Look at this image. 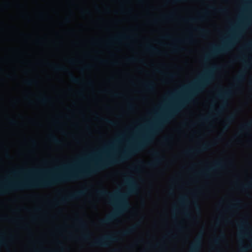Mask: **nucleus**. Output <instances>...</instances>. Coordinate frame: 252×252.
Listing matches in <instances>:
<instances>
[{"instance_id":"30","label":"nucleus","mask_w":252,"mask_h":252,"mask_svg":"<svg viewBox=\"0 0 252 252\" xmlns=\"http://www.w3.org/2000/svg\"><path fill=\"white\" fill-rule=\"evenodd\" d=\"M172 49L173 52L176 53L179 51H182L184 50V49L183 48H181L177 46H173L172 47Z\"/></svg>"},{"instance_id":"16","label":"nucleus","mask_w":252,"mask_h":252,"mask_svg":"<svg viewBox=\"0 0 252 252\" xmlns=\"http://www.w3.org/2000/svg\"><path fill=\"white\" fill-rule=\"evenodd\" d=\"M143 86L147 90L152 91L154 89L155 85L153 82L150 81L144 83Z\"/></svg>"},{"instance_id":"53","label":"nucleus","mask_w":252,"mask_h":252,"mask_svg":"<svg viewBox=\"0 0 252 252\" xmlns=\"http://www.w3.org/2000/svg\"><path fill=\"white\" fill-rule=\"evenodd\" d=\"M219 11L220 12H224V11H225V9L221 8V9H219Z\"/></svg>"},{"instance_id":"44","label":"nucleus","mask_w":252,"mask_h":252,"mask_svg":"<svg viewBox=\"0 0 252 252\" xmlns=\"http://www.w3.org/2000/svg\"><path fill=\"white\" fill-rule=\"evenodd\" d=\"M171 139V137H166L164 138V141L165 143H167L169 141V140H170Z\"/></svg>"},{"instance_id":"19","label":"nucleus","mask_w":252,"mask_h":252,"mask_svg":"<svg viewBox=\"0 0 252 252\" xmlns=\"http://www.w3.org/2000/svg\"><path fill=\"white\" fill-rule=\"evenodd\" d=\"M68 75L71 82L75 84H79L80 83V79L75 77L72 73L69 72Z\"/></svg>"},{"instance_id":"24","label":"nucleus","mask_w":252,"mask_h":252,"mask_svg":"<svg viewBox=\"0 0 252 252\" xmlns=\"http://www.w3.org/2000/svg\"><path fill=\"white\" fill-rule=\"evenodd\" d=\"M50 138L51 141L55 144H59L61 143V141L54 135H50Z\"/></svg>"},{"instance_id":"36","label":"nucleus","mask_w":252,"mask_h":252,"mask_svg":"<svg viewBox=\"0 0 252 252\" xmlns=\"http://www.w3.org/2000/svg\"><path fill=\"white\" fill-rule=\"evenodd\" d=\"M251 19L250 18H246L245 19V22L244 23L245 27H247V26L249 24Z\"/></svg>"},{"instance_id":"15","label":"nucleus","mask_w":252,"mask_h":252,"mask_svg":"<svg viewBox=\"0 0 252 252\" xmlns=\"http://www.w3.org/2000/svg\"><path fill=\"white\" fill-rule=\"evenodd\" d=\"M208 14V12L207 11H205L203 12V15L199 16V17L198 18H191L188 19H184L183 21L185 22H194L196 21L197 20L203 21L204 20L205 16L207 15Z\"/></svg>"},{"instance_id":"56","label":"nucleus","mask_w":252,"mask_h":252,"mask_svg":"<svg viewBox=\"0 0 252 252\" xmlns=\"http://www.w3.org/2000/svg\"><path fill=\"white\" fill-rule=\"evenodd\" d=\"M128 107L129 109H131L132 108V105L131 104H128Z\"/></svg>"},{"instance_id":"1","label":"nucleus","mask_w":252,"mask_h":252,"mask_svg":"<svg viewBox=\"0 0 252 252\" xmlns=\"http://www.w3.org/2000/svg\"><path fill=\"white\" fill-rule=\"evenodd\" d=\"M146 146V135L142 139L123 152L117 157H110L95 163L90 168L63 174H56L51 177L37 180L9 183L0 186V195L8 193L10 191L31 188H47L59 183L81 179L89 177L97 172L116 164L121 163L132 156L141 151Z\"/></svg>"},{"instance_id":"60","label":"nucleus","mask_w":252,"mask_h":252,"mask_svg":"<svg viewBox=\"0 0 252 252\" xmlns=\"http://www.w3.org/2000/svg\"><path fill=\"white\" fill-rule=\"evenodd\" d=\"M165 38L169 39L170 38V36L169 35H166L164 37Z\"/></svg>"},{"instance_id":"33","label":"nucleus","mask_w":252,"mask_h":252,"mask_svg":"<svg viewBox=\"0 0 252 252\" xmlns=\"http://www.w3.org/2000/svg\"><path fill=\"white\" fill-rule=\"evenodd\" d=\"M78 223L81 228H85L86 227V224L85 222L83 220H79Z\"/></svg>"},{"instance_id":"41","label":"nucleus","mask_w":252,"mask_h":252,"mask_svg":"<svg viewBox=\"0 0 252 252\" xmlns=\"http://www.w3.org/2000/svg\"><path fill=\"white\" fill-rule=\"evenodd\" d=\"M127 61L128 62H134L137 61L138 60H137L136 58H129L127 59Z\"/></svg>"},{"instance_id":"34","label":"nucleus","mask_w":252,"mask_h":252,"mask_svg":"<svg viewBox=\"0 0 252 252\" xmlns=\"http://www.w3.org/2000/svg\"><path fill=\"white\" fill-rule=\"evenodd\" d=\"M104 121L108 124L110 125H111V126H115L116 125V123L111 121V120H110L109 119H104Z\"/></svg>"},{"instance_id":"12","label":"nucleus","mask_w":252,"mask_h":252,"mask_svg":"<svg viewBox=\"0 0 252 252\" xmlns=\"http://www.w3.org/2000/svg\"><path fill=\"white\" fill-rule=\"evenodd\" d=\"M210 143H205L201 145V146L196 149H189L186 151L184 153L186 155H189L194 153H199L201 152L206 151L211 147Z\"/></svg>"},{"instance_id":"21","label":"nucleus","mask_w":252,"mask_h":252,"mask_svg":"<svg viewBox=\"0 0 252 252\" xmlns=\"http://www.w3.org/2000/svg\"><path fill=\"white\" fill-rule=\"evenodd\" d=\"M146 49L149 51L153 52L157 54H160V52L158 49L151 45H147L146 46Z\"/></svg>"},{"instance_id":"58","label":"nucleus","mask_w":252,"mask_h":252,"mask_svg":"<svg viewBox=\"0 0 252 252\" xmlns=\"http://www.w3.org/2000/svg\"><path fill=\"white\" fill-rule=\"evenodd\" d=\"M100 61V62L101 63H106V61H105V60H101Z\"/></svg>"},{"instance_id":"59","label":"nucleus","mask_w":252,"mask_h":252,"mask_svg":"<svg viewBox=\"0 0 252 252\" xmlns=\"http://www.w3.org/2000/svg\"><path fill=\"white\" fill-rule=\"evenodd\" d=\"M5 156H6V158H10V156H9V155L8 154H6L5 155Z\"/></svg>"},{"instance_id":"10","label":"nucleus","mask_w":252,"mask_h":252,"mask_svg":"<svg viewBox=\"0 0 252 252\" xmlns=\"http://www.w3.org/2000/svg\"><path fill=\"white\" fill-rule=\"evenodd\" d=\"M152 155L155 157V159L151 162L147 163V166L150 167H156L158 165H159L161 162L163 160V158L161 157L159 153L157 151H154L153 152Z\"/></svg>"},{"instance_id":"9","label":"nucleus","mask_w":252,"mask_h":252,"mask_svg":"<svg viewBox=\"0 0 252 252\" xmlns=\"http://www.w3.org/2000/svg\"><path fill=\"white\" fill-rule=\"evenodd\" d=\"M203 234V231H201L199 234L197 236L192 244L191 249L189 252H198L202 244V240Z\"/></svg>"},{"instance_id":"32","label":"nucleus","mask_w":252,"mask_h":252,"mask_svg":"<svg viewBox=\"0 0 252 252\" xmlns=\"http://www.w3.org/2000/svg\"><path fill=\"white\" fill-rule=\"evenodd\" d=\"M36 82L34 80H28L25 81V83L29 86L32 85Z\"/></svg>"},{"instance_id":"4","label":"nucleus","mask_w":252,"mask_h":252,"mask_svg":"<svg viewBox=\"0 0 252 252\" xmlns=\"http://www.w3.org/2000/svg\"><path fill=\"white\" fill-rule=\"evenodd\" d=\"M118 240V237L114 235L104 236L101 238L96 239L93 242L94 246H100L103 247H108L110 243L113 242H116Z\"/></svg>"},{"instance_id":"23","label":"nucleus","mask_w":252,"mask_h":252,"mask_svg":"<svg viewBox=\"0 0 252 252\" xmlns=\"http://www.w3.org/2000/svg\"><path fill=\"white\" fill-rule=\"evenodd\" d=\"M242 203V201L240 199H236L234 201V203L230 206V208H237L239 207V205Z\"/></svg>"},{"instance_id":"46","label":"nucleus","mask_w":252,"mask_h":252,"mask_svg":"<svg viewBox=\"0 0 252 252\" xmlns=\"http://www.w3.org/2000/svg\"><path fill=\"white\" fill-rule=\"evenodd\" d=\"M190 213H189V212H185V215L187 217V218H189L190 217Z\"/></svg>"},{"instance_id":"11","label":"nucleus","mask_w":252,"mask_h":252,"mask_svg":"<svg viewBox=\"0 0 252 252\" xmlns=\"http://www.w3.org/2000/svg\"><path fill=\"white\" fill-rule=\"evenodd\" d=\"M47 171L46 170H43L41 169H28L25 170L23 168L20 169L18 170H14L11 172V174L13 175L17 174H37L39 173H42Z\"/></svg>"},{"instance_id":"20","label":"nucleus","mask_w":252,"mask_h":252,"mask_svg":"<svg viewBox=\"0 0 252 252\" xmlns=\"http://www.w3.org/2000/svg\"><path fill=\"white\" fill-rule=\"evenodd\" d=\"M240 189L242 191H245L247 189H252V178L248 183L242 185L240 187Z\"/></svg>"},{"instance_id":"51","label":"nucleus","mask_w":252,"mask_h":252,"mask_svg":"<svg viewBox=\"0 0 252 252\" xmlns=\"http://www.w3.org/2000/svg\"><path fill=\"white\" fill-rule=\"evenodd\" d=\"M185 41L186 42H191V40L190 38H187Z\"/></svg>"},{"instance_id":"55","label":"nucleus","mask_w":252,"mask_h":252,"mask_svg":"<svg viewBox=\"0 0 252 252\" xmlns=\"http://www.w3.org/2000/svg\"><path fill=\"white\" fill-rule=\"evenodd\" d=\"M177 227V228H178L179 230H182V228H183L182 227H181V226H180V225H178Z\"/></svg>"},{"instance_id":"57","label":"nucleus","mask_w":252,"mask_h":252,"mask_svg":"<svg viewBox=\"0 0 252 252\" xmlns=\"http://www.w3.org/2000/svg\"><path fill=\"white\" fill-rule=\"evenodd\" d=\"M171 15L164 16L163 18L165 19H167V18H170L171 17Z\"/></svg>"},{"instance_id":"2","label":"nucleus","mask_w":252,"mask_h":252,"mask_svg":"<svg viewBox=\"0 0 252 252\" xmlns=\"http://www.w3.org/2000/svg\"><path fill=\"white\" fill-rule=\"evenodd\" d=\"M125 184L128 187L127 191L125 193L116 192L112 194L105 189L96 190V194L98 196L101 197L107 196L109 197L112 203L114 202L117 199L119 201V205L116 207L115 210L107 216L105 219L100 220L99 223L101 225H104L112 222L117 217L120 216L123 212L129 207L130 205L126 197L129 195L136 193L138 190L139 186L132 178H127L125 182Z\"/></svg>"},{"instance_id":"40","label":"nucleus","mask_w":252,"mask_h":252,"mask_svg":"<svg viewBox=\"0 0 252 252\" xmlns=\"http://www.w3.org/2000/svg\"><path fill=\"white\" fill-rule=\"evenodd\" d=\"M211 118V116L209 117H204L201 118V121L204 122H207L209 121V120Z\"/></svg>"},{"instance_id":"49","label":"nucleus","mask_w":252,"mask_h":252,"mask_svg":"<svg viewBox=\"0 0 252 252\" xmlns=\"http://www.w3.org/2000/svg\"><path fill=\"white\" fill-rule=\"evenodd\" d=\"M185 0H175L174 1V2H182L185 1Z\"/></svg>"},{"instance_id":"52","label":"nucleus","mask_w":252,"mask_h":252,"mask_svg":"<svg viewBox=\"0 0 252 252\" xmlns=\"http://www.w3.org/2000/svg\"><path fill=\"white\" fill-rule=\"evenodd\" d=\"M49 252H64L63 251V249L62 248V249L59 252H55V251H50Z\"/></svg>"},{"instance_id":"28","label":"nucleus","mask_w":252,"mask_h":252,"mask_svg":"<svg viewBox=\"0 0 252 252\" xmlns=\"http://www.w3.org/2000/svg\"><path fill=\"white\" fill-rule=\"evenodd\" d=\"M188 200L187 196H183L180 197L179 202L181 205H184L185 203L188 202Z\"/></svg>"},{"instance_id":"37","label":"nucleus","mask_w":252,"mask_h":252,"mask_svg":"<svg viewBox=\"0 0 252 252\" xmlns=\"http://www.w3.org/2000/svg\"><path fill=\"white\" fill-rule=\"evenodd\" d=\"M243 235H245V236H248L250 235L252 236V233H250L247 231H245L244 233L242 232V233H240V234H239V236L240 237L243 236Z\"/></svg>"},{"instance_id":"43","label":"nucleus","mask_w":252,"mask_h":252,"mask_svg":"<svg viewBox=\"0 0 252 252\" xmlns=\"http://www.w3.org/2000/svg\"><path fill=\"white\" fill-rule=\"evenodd\" d=\"M114 143H109L107 146V147L105 148V149H108V148H112L113 145H114Z\"/></svg>"},{"instance_id":"50","label":"nucleus","mask_w":252,"mask_h":252,"mask_svg":"<svg viewBox=\"0 0 252 252\" xmlns=\"http://www.w3.org/2000/svg\"><path fill=\"white\" fill-rule=\"evenodd\" d=\"M90 11H88V10H86V11H83V14H90Z\"/></svg>"},{"instance_id":"39","label":"nucleus","mask_w":252,"mask_h":252,"mask_svg":"<svg viewBox=\"0 0 252 252\" xmlns=\"http://www.w3.org/2000/svg\"><path fill=\"white\" fill-rule=\"evenodd\" d=\"M193 204H194V206L196 210L197 211L200 212V207H199L198 203L196 201H194L193 202Z\"/></svg>"},{"instance_id":"62","label":"nucleus","mask_w":252,"mask_h":252,"mask_svg":"<svg viewBox=\"0 0 252 252\" xmlns=\"http://www.w3.org/2000/svg\"><path fill=\"white\" fill-rule=\"evenodd\" d=\"M4 6L6 7H8L9 6V3H6L4 4Z\"/></svg>"},{"instance_id":"54","label":"nucleus","mask_w":252,"mask_h":252,"mask_svg":"<svg viewBox=\"0 0 252 252\" xmlns=\"http://www.w3.org/2000/svg\"><path fill=\"white\" fill-rule=\"evenodd\" d=\"M65 21L66 23H68L70 21L69 19L68 18H65Z\"/></svg>"},{"instance_id":"7","label":"nucleus","mask_w":252,"mask_h":252,"mask_svg":"<svg viewBox=\"0 0 252 252\" xmlns=\"http://www.w3.org/2000/svg\"><path fill=\"white\" fill-rule=\"evenodd\" d=\"M87 190V189H86L83 190L76 191V192H74L73 193L68 195L67 196H64V197H62V198L61 199L60 201L56 202V203L58 204H59V203L64 204L68 201L78 199L79 197L84 195L85 194Z\"/></svg>"},{"instance_id":"48","label":"nucleus","mask_w":252,"mask_h":252,"mask_svg":"<svg viewBox=\"0 0 252 252\" xmlns=\"http://www.w3.org/2000/svg\"><path fill=\"white\" fill-rule=\"evenodd\" d=\"M4 241L3 238H0V244H4Z\"/></svg>"},{"instance_id":"42","label":"nucleus","mask_w":252,"mask_h":252,"mask_svg":"<svg viewBox=\"0 0 252 252\" xmlns=\"http://www.w3.org/2000/svg\"><path fill=\"white\" fill-rule=\"evenodd\" d=\"M9 122L11 124L13 125H15L16 124H17V122L13 119H9Z\"/></svg>"},{"instance_id":"22","label":"nucleus","mask_w":252,"mask_h":252,"mask_svg":"<svg viewBox=\"0 0 252 252\" xmlns=\"http://www.w3.org/2000/svg\"><path fill=\"white\" fill-rule=\"evenodd\" d=\"M129 38V37L128 36L123 34L118 35L116 37H114L113 39L116 41H120L122 39H128Z\"/></svg>"},{"instance_id":"35","label":"nucleus","mask_w":252,"mask_h":252,"mask_svg":"<svg viewBox=\"0 0 252 252\" xmlns=\"http://www.w3.org/2000/svg\"><path fill=\"white\" fill-rule=\"evenodd\" d=\"M246 49H252V40L249 41L245 46Z\"/></svg>"},{"instance_id":"18","label":"nucleus","mask_w":252,"mask_h":252,"mask_svg":"<svg viewBox=\"0 0 252 252\" xmlns=\"http://www.w3.org/2000/svg\"><path fill=\"white\" fill-rule=\"evenodd\" d=\"M252 126V121L249 122L241 126L240 130L243 132L244 130H247Z\"/></svg>"},{"instance_id":"3","label":"nucleus","mask_w":252,"mask_h":252,"mask_svg":"<svg viewBox=\"0 0 252 252\" xmlns=\"http://www.w3.org/2000/svg\"><path fill=\"white\" fill-rule=\"evenodd\" d=\"M240 35V32H238L236 35H233L230 38L224 41L223 44L221 46H214L210 53L205 55L204 59L207 61L210 58L221 53H224L228 51L233 45L236 37Z\"/></svg>"},{"instance_id":"64","label":"nucleus","mask_w":252,"mask_h":252,"mask_svg":"<svg viewBox=\"0 0 252 252\" xmlns=\"http://www.w3.org/2000/svg\"><path fill=\"white\" fill-rule=\"evenodd\" d=\"M88 84L89 85H91L92 84V82H91V81H89V82H88Z\"/></svg>"},{"instance_id":"45","label":"nucleus","mask_w":252,"mask_h":252,"mask_svg":"<svg viewBox=\"0 0 252 252\" xmlns=\"http://www.w3.org/2000/svg\"><path fill=\"white\" fill-rule=\"evenodd\" d=\"M112 95L115 97H118L120 96V94L118 93H113L112 94Z\"/></svg>"},{"instance_id":"61","label":"nucleus","mask_w":252,"mask_h":252,"mask_svg":"<svg viewBox=\"0 0 252 252\" xmlns=\"http://www.w3.org/2000/svg\"><path fill=\"white\" fill-rule=\"evenodd\" d=\"M169 76L170 77L172 78V77H173L174 75H173V74H169Z\"/></svg>"},{"instance_id":"26","label":"nucleus","mask_w":252,"mask_h":252,"mask_svg":"<svg viewBox=\"0 0 252 252\" xmlns=\"http://www.w3.org/2000/svg\"><path fill=\"white\" fill-rule=\"evenodd\" d=\"M224 238V235L223 234H221L219 237L214 239L213 242L215 245H218L219 242Z\"/></svg>"},{"instance_id":"63","label":"nucleus","mask_w":252,"mask_h":252,"mask_svg":"<svg viewBox=\"0 0 252 252\" xmlns=\"http://www.w3.org/2000/svg\"><path fill=\"white\" fill-rule=\"evenodd\" d=\"M137 1L140 3H142L143 2V0H137Z\"/></svg>"},{"instance_id":"14","label":"nucleus","mask_w":252,"mask_h":252,"mask_svg":"<svg viewBox=\"0 0 252 252\" xmlns=\"http://www.w3.org/2000/svg\"><path fill=\"white\" fill-rule=\"evenodd\" d=\"M236 118V114L235 113L232 114L228 117H227L225 120L226 124L223 127V129L226 130L230 125L234 121Z\"/></svg>"},{"instance_id":"47","label":"nucleus","mask_w":252,"mask_h":252,"mask_svg":"<svg viewBox=\"0 0 252 252\" xmlns=\"http://www.w3.org/2000/svg\"><path fill=\"white\" fill-rule=\"evenodd\" d=\"M92 66L91 65H87L85 66V68L87 69H90Z\"/></svg>"},{"instance_id":"31","label":"nucleus","mask_w":252,"mask_h":252,"mask_svg":"<svg viewBox=\"0 0 252 252\" xmlns=\"http://www.w3.org/2000/svg\"><path fill=\"white\" fill-rule=\"evenodd\" d=\"M196 30L199 32L202 35L206 34L209 32L208 30L202 28H198Z\"/></svg>"},{"instance_id":"6","label":"nucleus","mask_w":252,"mask_h":252,"mask_svg":"<svg viewBox=\"0 0 252 252\" xmlns=\"http://www.w3.org/2000/svg\"><path fill=\"white\" fill-rule=\"evenodd\" d=\"M232 94V91L230 89H225L221 90L217 94V97L221 99L222 102V105L220 107L219 110L217 111L219 113L220 110L222 109L227 104V99Z\"/></svg>"},{"instance_id":"13","label":"nucleus","mask_w":252,"mask_h":252,"mask_svg":"<svg viewBox=\"0 0 252 252\" xmlns=\"http://www.w3.org/2000/svg\"><path fill=\"white\" fill-rule=\"evenodd\" d=\"M139 223H137L129 227L127 229L122 232H119L117 234L122 236H125L131 234L136 230V228L139 226Z\"/></svg>"},{"instance_id":"38","label":"nucleus","mask_w":252,"mask_h":252,"mask_svg":"<svg viewBox=\"0 0 252 252\" xmlns=\"http://www.w3.org/2000/svg\"><path fill=\"white\" fill-rule=\"evenodd\" d=\"M90 235L89 232H87L86 233L83 234L82 235V238L84 239L87 240L90 238Z\"/></svg>"},{"instance_id":"17","label":"nucleus","mask_w":252,"mask_h":252,"mask_svg":"<svg viewBox=\"0 0 252 252\" xmlns=\"http://www.w3.org/2000/svg\"><path fill=\"white\" fill-rule=\"evenodd\" d=\"M53 69L57 71H63V72H67L68 71V69L66 67L64 66H61L58 65H54L51 66Z\"/></svg>"},{"instance_id":"8","label":"nucleus","mask_w":252,"mask_h":252,"mask_svg":"<svg viewBox=\"0 0 252 252\" xmlns=\"http://www.w3.org/2000/svg\"><path fill=\"white\" fill-rule=\"evenodd\" d=\"M236 59L237 61H241L243 62L244 63L245 65V69H243L241 70L240 73L238 74V75L235 78V81L236 82H240L243 81L246 76V69L249 68L250 67V64L244 61L243 59L241 57H237Z\"/></svg>"},{"instance_id":"25","label":"nucleus","mask_w":252,"mask_h":252,"mask_svg":"<svg viewBox=\"0 0 252 252\" xmlns=\"http://www.w3.org/2000/svg\"><path fill=\"white\" fill-rule=\"evenodd\" d=\"M38 100L42 103L45 104L50 100V99L48 97H47L45 96H43L42 97L38 98Z\"/></svg>"},{"instance_id":"5","label":"nucleus","mask_w":252,"mask_h":252,"mask_svg":"<svg viewBox=\"0 0 252 252\" xmlns=\"http://www.w3.org/2000/svg\"><path fill=\"white\" fill-rule=\"evenodd\" d=\"M225 162L222 160L215 161L213 166L201 171L198 174L206 178H209L210 177V172L215 171L217 169H223L225 168Z\"/></svg>"},{"instance_id":"27","label":"nucleus","mask_w":252,"mask_h":252,"mask_svg":"<svg viewBox=\"0 0 252 252\" xmlns=\"http://www.w3.org/2000/svg\"><path fill=\"white\" fill-rule=\"evenodd\" d=\"M240 243H241V245H240V251L241 252H247L249 249V247L247 246H244L243 244V242H240Z\"/></svg>"},{"instance_id":"29","label":"nucleus","mask_w":252,"mask_h":252,"mask_svg":"<svg viewBox=\"0 0 252 252\" xmlns=\"http://www.w3.org/2000/svg\"><path fill=\"white\" fill-rule=\"evenodd\" d=\"M249 223L246 220H243L240 222V223L238 224V227L240 228L243 229L244 226H248Z\"/></svg>"}]
</instances>
